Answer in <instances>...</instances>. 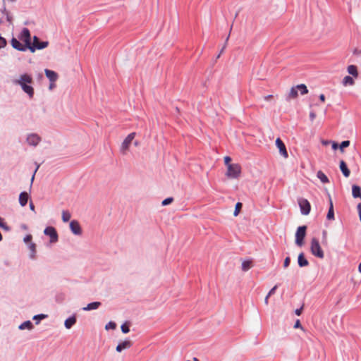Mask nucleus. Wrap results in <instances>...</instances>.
Instances as JSON below:
<instances>
[{"label": "nucleus", "mask_w": 361, "mask_h": 361, "mask_svg": "<svg viewBox=\"0 0 361 361\" xmlns=\"http://www.w3.org/2000/svg\"><path fill=\"white\" fill-rule=\"evenodd\" d=\"M19 38L20 40L25 42V44L31 52H35L36 49H44L49 45L48 42H42L40 44H38V37L37 36H34L33 42L31 43L30 32L26 27H24L22 30Z\"/></svg>", "instance_id": "1"}, {"label": "nucleus", "mask_w": 361, "mask_h": 361, "mask_svg": "<svg viewBox=\"0 0 361 361\" xmlns=\"http://www.w3.org/2000/svg\"><path fill=\"white\" fill-rule=\"evenodd\" d=\"M32 82V77L27 73L20 75L18 79L13 80V83L15 85H20L22 90L29 95L30 98H32L34 95V89L28 84H31Z\"/></svg>", "instance_id": "2"}, {"label": "nucleus", "mask_w": 361, "mask_h": 361, "mask_svg": "<svg viewBox=\"0 0 361 361\" xmlns=\"http://www.w3.org/2000/svg\"><path fill=\"white\" fill-rule=\"evenodd\" d=\"M310 251L314 256L319 259H323L324 257V253L321 247L319 242L316 238H313L311 240Z\"/></svg>", "instance_id": "3"}, {"label": "nucleus", "mask_w": 361, "mask_h": 361, "mask_svg": "<svg viewBox=\"0 0 361 361\" xmlns=\"http://www.w3.org/2000/svg\"><path fill=\"white\" fill-rule=\"evenodd\" d=\"M241 173V166L238 164L228 165L226 176L229 178H238Z\"/></svg>", "instance_id": "4"}, {"label": "nucleus", "mask_w": 361, "mask_h": 361, "mask_svg": "<svg viewBox=\"0 0 361 361\" xmlns=\"http://www.w3.org/2000/svg\"><path fill=\"white\" fill-rule=\"evenodd\" d=\"M306 226H299L295 233V244L300 247L304 245V239L306 235Z\"/></svg>", "instance_id": "5"}, {"label": "nucleus", "mask_w": 361, "mask_h": 361, "mask_svg": "<svg viewBox=\"0 0 361 361\" xmlns=\"http://www.w3.org/2000/svg\"><path fill=\"white\" fill-rule=\"evenodd\" d=\"M135 137V133H131L126 137V139L122 142L120 150L123 155L126 154V153L128 152L130 146L132 143V141L133 140Z\"/></svg>", "instance_id": "6"}, {"label": "nucleus", "mask_w": 361, "mask_h": 361, "mask_svg": "<svg viewBox=\"0 0 361 361\" xmlns=\"http://www.w3.org/2000/svg\"><path fill=\"white\" fill-rule=\"evenodd\" d=\"M44 233L50 237V243H53L58 241V234L55 228L48 226L44 229Z\"/></svg>", "instance_id": "7"}, {"label": "nucleus", "mask_w": 361, "mask_h": 361, "mask_svg": "<svg viewBox=\"0 0 361 361\" xmlns=\"http://www.w3.org/2000/svg\"><path fill=\"white\" fill-rule=\"evenodd\" d=\"M299 206L301 209V212L304 215H307L311 209L310 202L306 199H301L299 200Z\"/></svg>", "instance_id": "8"}, {"label": "nucleus", "mask_w": 361, "mask_h": 361, "mask_svg": "<svg viewBox=\"0 0 361 361\" xmlns=\"http://www.w3.org/2000/svg\"><path fill=\"white\" fill-rule=\"evenodd\" d=\"M70 228L75 235H80L82 234V228L78 221L73 220L70 223Z\"/></svg>", "instance_id": "9"}, {"label": "nucleus", "mask_w": 361, "mask_h": 361, "mask_svg": "<svg viewBox=\"0 0 361 361\" xmlns=\"http://www.w3.org/2000/svg\"><path fill=\"white\" fill-rule=\"evenodd\" d=\"M276 145L279 149L280 154L284 157L287 158L288 157L286 146L283 141L280 138H277L276 140Z\"/></svg>", "instance_id": "10"}, {"label": "nucleus", "mask_w": 361, "mask_h": 361, "mask_svg": "<svg viewBox=\"0 0 361 361\" xmlns=\"http://www.w3.org/2000/svg\"><path fill=\"white\" fill-rule=\"evenodd\" d=\"M41 138L37 134H30L27 137V142L30 145L37 146L38 143L40 142Z\"/></svg>", "instance_id": "11"}, {"label": "nucleus", "mask_w": 361, "mask_h": 361, "mask_svg": "<svg viewBox=\"0 0 361 361\" xmlns=\"http://www.w3.org/2000/svg\"><path fill=\"white\" fill-rule=\"evenodd\" d=\"M11 46L18 50V51H25L27 49H28L25 44H21L17 39L16 38H12L11 41Z\"/></svg>", "instance_id": "12"}, {"label": "nucleus", "mask_w": 361, "mask_h": 361, "mask_svg": "<svg viewBox=\"0 0 361 361\" xmlns=\"http://www.w3.org/2000/svg\"><path fill=\"white\" fill-rule=\"evenodd\" d=\"M133 345V343L130 340L122 341L116 346V351L121 352L123 350L128 349Z\"/></svg>", "instance_id": "13"}, {"label": "nucleus", "mask_w": 361, "mask_h": 361, "mask_svg": "<svg viewBox=\"0 0 361 361\" xmlns=\"http://www.w3.org/2000/svg\"><path fill=\"white\" fill-rule=\"evenodd\" d=\"M44 73H45L46 76L49 78V80L51 82H54L57 80L58 74L56 72H54V71L45 69Z\"/></svg>", "instance_id": "14"}, {"label": "nucleus", "mask_w": 361, "mask_h": 361, "mask_svg": "<svg viewBox=\"0 0 361 361\" xmlns=\"http://www.w3.org/2000/svg\"><path fill=\"white\" fill-rule=\"evenodd\" d=\"M340 169L345 177H349L350 171L348 169L346 163L343 160L340 161Z\"/></svg>", "instance_id": "15"}, {"label": "nucleus", "mask_w": 361, "mask_h": 361, "mask_svg": "<svg viewBox=\"0 0 361 361\" xmlns=\"http://www.w3.org/2000/svg\"><path fill=\"white\" fill-rule=\"evenodd\" d=\"M29 195L26 192H22L19 195V203L22 207H24L27 203Z\"/></svg>", "instance_id": "16"}, {"label": "nucleus", "mask_w": 361, "mask_h": 361, "mask_svg": "<svg viewBox=\"0 0 361 361\" xmlns=\"http://www.w3.org/2000/svg\"><path fill=\"white\" fill-rule=\"evenodd\" d=\"M298 265L300 267H307L309 264V262H308L307 259L305 257V255L303 253L299 254L298 258Z\"/></svg>", "instance_id": "17"}, {"label": "nucleus", "mask_w": 361, "mask_h": 361, "mask_svg": "<svg viewBox=\"0 0 361 361\" xmlns=\"http://www.w3.org/2000/svg\"><path fill=\"white\" fill-rule=\"evenodd\" d=\"M101 305L100 302H93L91 303H89L86 307H83L82 310L84 311H90L92 310H96L99 308Z\"/></svg>", "instance_id": "18"}, {"label": "nucleus", "mask_w": 361, "mask_h": 361, "mask_svg": "<svg viewBox=\"0 0 361 361\" xmlns=\"http://www.w3.org/2000/svg\"><path fill=\"white\" fill-rule=\"evenodd\" d=\"M329 209L326 216L327 219L334 220V206L331 197L329 196Z\"/></svg>", "instance_id": "19"}, {"label": "nucleus", "mask_w": 361, "mask_h": 361, "mask_svg": "<svg viewBox=\"0 0 361 361\" xmlns=\"http://www.w3.org/2000/svg\"><path fill=\"white\" fill-rule=\"evenodd\" d=\"M76 322V318L75 316L71 317L66 319L65 321V326L66 329H69L73 326Z\"/></svg>", "instance_id": "20"}, {"label": "nucleus", "mask_w": 361, "mask_h": 361, "mask_svg": "<svg viewBox=\"0 0 361 361\" xmlns=\"http://www.w3.org/2000/svg\"><path fill=\"white\" fill-rule=\"evenodd\" d=\"M32 328H33V324L30 321L24 322L19 326V329L20 330H24V329L31 330V329H32Z\"/></svg>", "instance_id": "21"}, {"label": "nucleus", "mask_w": 361, "mask_h": 361, "mask_svg": "<svg viewBox=\"0 0 361 361\" xmlns=\"http://www.w3.org/2000/svg\"><path fill=\"white\" fill-rule=\"evenodd\" d=\"M352 194L353 197H361V188L357 185H353L352 188Z\"/></svg>", "instance_id": "22"}, {"label": "nucleus", "mask_w": 361, "mask_h": 361, "mask_svg": "<svg viewBox=\"0 0 361 361\" xmlns=\"http://www.w3.org/2000/svg\"><path fill=\"white\" fill-rule=\"evenodd\" d=\"M317 176L323 183H327L329 182L328 177L322 171H319L317 172Z\"/></svg>", "instance_id": "23"}, {"label": "nucleus", "mask_w": 361, "mask_h": 361, "mask_svg": "<svg viewBox=\"0 0 361 361\" xmlns=\"http://www.w3.org/2000/svg\"><path fill=\"white\" fill-rule=\"evenodd\" d=\"M298 89L296 88V86L295 87H293L290 90V92L288 95V99H295L298 97Z\"/></svg>", "instance_id": "24"}, {"label": "nucleus", "mask_w": 361, "mask_h": 361, "mask_svg": "<svg viewBox=\"0 0 361 361\" xmlns=\"http://www.w3.org/2000/svg\"><path fill=\"white\" fill-rule=\"evenodd\" d=\"M348 72L349 74L357 78L358 75L357 67L354 65H350L348 67Z\"/></svg>", "instance_id": "25"}, {"label": "nucleus", "mask_w": 361, "mask_h": 361, "mask_svg": "<svg viewBox=\"0 0 361 361\" xmlns=\"http://www.w3.org/2000/svg\"><path fill=\"white\" fill-rule=\"evenodd\" d=\"M252 262L251 260H246L242 263V269L246 271L252 267Z\"/></svg>", "instance_id": "26"}, {"label": "nucleus", "mask_w": 361, "mask_h": 361, "mask_svg": "<svg viewBox=\"0 0 361 361\" xmlns=\"http://www.w3.org/2000/svg\"><path fill=\"white\" fill-rule=\"evenodd\" d=\"M343 85L344 86L353 85H354V80L353 79L352 77L347 75V76L344 77V78L343 80Z\"/></svg>", "instance_id": "27"}, {"label": "nucleus", "mask_w": 361, "mask_h": 361, "mask_svg": "<svg viewBox=\"0 0 361 361\" xmlns=\"http://www.w3.org/2000/svg\"><path fill=\"white\" fill-rule=\"evenodd\" d=\"M296 88L298 89V91L300 92L301 94H306L308 92V90L304 84L296 85Z\"/></svg>", "instance_id": "28"}, {"label": "nucleus", "mask_w": 361, "mask_h": 361, "mask_svg": "<svg viewBox=\"0 0 361 361\" xmlns=\"http://www.w3.org/2000/svg\"><path fill=\"white\" fill-rule=\"evenodd\" d=\"M71 218V213L67 210L62 212V220L63 222H68Z\"/></svg>", "instance_id": "29"}, {"label": "nucleus", "mask_w": 361, "mask_h": 361, "mask_svg": "<svg viewBox=\"0 0 361 361\" xmlns=\"http://www.w3.org/2000/svg\"><path fill=\"white\" fill-rule=\"evenodd\" d=\"M243 207V204L241 202H238L236 204H235V210H234V212H233V215L235 216H237L240 212V209Z\"/></svg>", "instance_id": "30"}, {"label": "nucleus", "mask_w": 361, "mask_h": 361, "mask_svg": "<svg viewBox=\"0 0 361 361\" xmlns=\"http://www.w3.org/2000/svg\"><path fill=\"white\" fill-rule=\"evenodd\" d=\"M350 145V141L349 140H345L343 141L340 145V150L341 152H343V149L348 147Z\"/></svg>", "instance_id": "31"}, {"label": "nucleus", "mask_w": 361, "mask_h": 361, "mask_svg": "<svg viewBox=\"0 0 361 361\" xmlns=\"http://www.w3.org/2000/svg\"><path fill=\"white\" fill-rule=\"evenodd\" d=\"M116 327V324L115 322H109L105 326V329L106 330H109V329H115Z\"/></svg>", "instance_id": "32"}, {"label": "nucleus", "mask_w": 361, "mask_h": 361, "mask_svg": "<svg viewBox=\"0 0 361 361\" xmlns=\"http://www.w3.org/2000/svg\"><path fill=\"white\" fill-rule=\"evenodd\" d=\"M173 202V197H168L165 200H164L161 202V205L162 206H166L168 204H170L171 203H172Z\"/></svg>", "instance_id": "33"}, {"label": "nucleus", "mask_w": 361, "mask_h": 361, "mask_svg": "<svg viewBox=\"0 0 361 361\" xmlns=\"http://www.w3.org/2000/svg\"><path fill=\"white\" fill-rule=\"evenodd\" d=\"M121 328L123 334H127L130 331V329L127 323L122 324Z\"/></svg>", "instance_id": "34"}, {"label": "nucleus", "mask_w": 361, "mask_h": 361, "mask_svg": "<svg viewBox=\"0 0 361 361\" xmlns=\"http://www.w3.org/2000/svg\"><path fill=\"white\" fill-rule=\"evenodd\" d=\"M47 315L46 314H37V315H35L33 317V319L34 320H36V319H45L47 318Z\"/></svg>", "instance_id": "35"}, {"label": "nucleus", "mask_w": 361, "mask_h": 361, "mask_svg": "<svg viewBox=\"0 0 361 361\" xmlns=\"http://www.w3.org/2000/svg\"><path fill=\"white\" fill-rule=\"evenodd\" d=\"M224 164L226 165V166L228 167V165H232L233 164H231V158L228 156H226L224 157Z\"/></svg>", "instance_id": "36"}, {"label": "nucleus", "mask_w": 361, "mask_h": 361, "mask_svg": "<svg viewBox=\"0 0 361 361\" xmlns=\"http://www.w3.org/2000/svg\"><path fill=\"white\" fill-rule=\"evenodd\" d=\"M290 259L289 257H287L285 259H284V262H283V267L285 268H287L289 264H290Z\"/></svg>", "instance_id": "37"}, {"label": "nucleus", "mask_w": 361, "mask_h": 361, "mask_svg": "<svg viewBox=\"0 0 361 361\" xmlns=\"http://www.w3.org/2000/svg\"><path fill=\"white\" fill-rule=\"evenodd\" d=\"M6 45V41L4 38L0 37V49L4 47Z\"/></svg>", "instance_id": "38"}, {"label": "nucleus", "mask_w": 361, "mask_h": 361, "mask_svg": "<svg viewBox=\"0 0 361 361\" xmlns=\"http://www.w3.org/2000/svg\"><path fill=\"white\" fill-rule=\"evenodd\" d=\"M278 288V286L276 285L274 286L269 292L268 293V297H270L271 295L274 294L275 293V290H276V288Z\"/></svg>", "instance_id": "39"}, {"label": "nucleus", "mask_w": 361, "mask_h": 361, "mask_svg": "<svg viewBox=\"0 0 361 361\" xmlns=\"http://www.w3.org/2000/svg\"><path fill=\"white\" fill-rule=\"evenodd\" d=\"M39 164H37L36 169H35V170L34 171V173H33V175H32V176L31 178V183H32L34 179H35V173L37 171V170L39 169Z\"/></svg>", "instance_id": "40"}, {"label": "nucleus", "mask_w": 361, "mask_h": 361, "mask_svg": "<svg viewBox=\"0 0 361 361\" xmlns=\"http://www.w3.org/2000/svg\"><path fill=\"white\" fill-rule=\"evenodd\" d=\"M294 328H300V329H302V326H301V324H300V322L299 319H298L296 322H295V324L294 325Z\"/></svg>", "instance_id": "41"}, {"label": "nucleus", "mask_w": 361, "mask_h": 361, "mask_svg": "<svg viewBox=\"0 0 361 361\" xmlns=\"http://www.w3.org/2000/svg\"><path fill=\"white\" fill-rule=\"evenodd\" d=\"M315 117H316V114H315V113H314V111H311V112L310 113V120H311L312 121H313L314 120Z\"/></svg>", "instance_id": "42"}, {"label": "nucleus", "mask_w": 361, "mask_h": 361, "mask_svg": "<svg viewBox=\"0 0 361 361\" xmlns=\"http://www.w3.org/2000/svg\"><path fill=\"white\" fill-rule=\"evenodd\" d=\"M302 309H303V306H302V307H301L300 308H299V309L295 310V313L297 315L300 316V315L301 314V313H302Z\"/></svg>", "instance_id": "43"}, {"label": "nucleus", "mask_w": 361, "mask_h": 361, "mask_svg": "<svg viewBox=\"0 0 361 361\" xmlns=\"http://www.w3.org/2000/svg\"><path fill=\"white\" fill-rule=\"evenodd\" d=\"M32 240V235H27L25 238H24V240L25 243H29Z\"/></svg>", "instance_id": "44"}, {"label": "nucleus", "mask_w": 361, "mask_h": 361, "mask_svg": "<svg viewBox=\"0 0 361 361\" xmlns=\"http://www.w3.org/2000/svg\"><path fill=\"white\" fill-rule=\"evenodd\" d=\"M357 210H358L359 217H360V219L361 221V203L358 204Z\"/></svg>", "instance_id": "45"}, {"label": "nucleus", "mask_w": 361, "mask_h": 361, "mask_svg": "<svg viewBox=\"0 0 361 361\" xmlns=\"http://www.w3.org/2000/svg\"><path fill=\"white\" fill-rule=\"evenodd\" d=\"M272 98H273V95H271V94H269V95H267V96L264 97V99L265 101H269V100H271Z\"/></svg>", "instance_id": "46"}, {"label": "nucleus", "mask_w": 361, "mask_h": 361, "mask_svg": "<svg viewBox=\"0 0 361 361\" xmlns=\"http://www.w3.org/2000/svg\"><path fill=\"white\" fill-rule=\"evenodd\" d=\"M35 248H36V246L34 243H31L30 245V249L33 252H35Z\"/></svg>", "instance_id": "47"}, {"label": "nucleus", "mask_w": 361, "mask_h": 361, "mask_svg": "<svg viewBox=\"0 0 361 361\" xmlns=\"http://www.w3.org/2000/svg\"><path fill=\"white\" fill-rule=\"evenodd\" d=\"M319 99L321 102H325V96L324 94H322L319 95Z\"/></svg>", "instance_id": "48"}, {"label": "nucleus", "mask_w": 361, "mask_h": 361, "mask_svg": "<svg viewBox=\"0 0 361 361\" xmlns=\"http://www.w3.org/2000/svg\"><path fill=\"white\" fill-rule=\"evenodd\" d=\"M30 208L31 210L35 211V206L32 202H30Z\"/></svg>", "instance_id": "49"}, {"label": "nucleus", "mask_w": 361, "mask_h": 361, "mask_svg": "<svg viewBox=\"0 0 361 361\" xmlns=\"http://www.w3.org/2000/svg\"><path fill=\"white\" fill-rule=\"evenodd\" d=\"M0 227L4 228V224L3 223V219L0 217Z\"/></svg>", "instance_id": "50"}, {"label": "nucleus", "mask_w": 361, "mask_h": 361, "mask_svg": "<svg viewBox=\"0 0 361 361\" xmlns=\"http://www.w3.org/2000/svg\"><path fill=\"white\" fill-rule=\"evenodd\" d=\"M269 297H268V295H267L266 296L265 299H264V302H265V304H266V305H268V302H268V301H269Z\"/></svg>", "instance_id": "51"}, {"label": "nucleus", "mask_w": 361, "mask_h": 361, "mask_svg": "<svg viewBox=\"0 0 361 361\" xmlns=\"http://www.w3.org/2000/svg\"><path fill=\"white\" fill-rule=\"evenodd\" d=\"M332 147H333V149H336L338 147V145L334 142V143H333Z\"/></svg>", "instance_id": "52"}, {"label": "nucleus", "mask_w": 361, "mask_h": 361, "mask_svg": "<svg viewBox=\"0 0 361 361\" xmlns=\"http://www.w3.org/2000/svg\"><path fill=\"white\" fill-rule=\"evenodd\" d=\"M358 270L361 273V263L359 264Z\"/></svg>", "instance_id": "53"}, {"label": "nucleus", "mask_w": 361, "mask_h": 361, "mask_svg": "<svg viewBox=\"0 0 361 361\" xmlns=\"http://www.w3.org/2000/svg\"><path fill=\"white\" fill-rule=\"evenodd\" d=\"M323 235H324V236H326V231H324L323 232Z\"/></svg>", "instance_id": "54"}, {"label": "nucleus", "mask_w": 361, "mask_h": 361, "mask_svg": "<svg viewBox=\"0 0 361 361\" xmlns=\"http://www.w3.org/2000/svg\"><path fill=\"white\" fill-rule=\"evenodd\" d=\"M193 361H199V360L197 358H196V357H194L193 358Z\"/></svg>", "instance_id": "55"}, {"label": "nucleus", "mask_w": 361, "mask_h": 361, "mask_svg": "<svg viewBox=\"0 0 361 361\" xmlns=\"http://www.w3.org/2000/svg\"><path fill=\"white\" fill-rule=\"evenodd\" d=\"M2 240V235L1 233H0V241Z\"/></svg>", "instance_id": "56"}, {"label": "nucleus", "mask_w": 361, "mask_h": 361, "mask_svg": "<svg viewBox=\"0 0 361 361\" xmlns=\"http://www.w3.org/2000/svg\"><path fill=\"white\" fill-rule=\"evenodd\" d=\"M42 42H39V39H38V44H40Z\"/></svg>", "instance_id": "57"}, {"label": "nucleus", "mask_w": 361, "mask_h": 361, "mask_svg": "<svg viewBox=\"0 0 361 361\" xmlns=\"http://www.w3.org/2000/svg\"><path fill=\"white\" fill-rule=\"evenodd\" d=\"M53 87V85H50V89H51Z\"/></svg>", "instance_id": "58"}, {"label": "nucleus", "mask_w": 361, "mask_h": 361, "mask_svg": "<svg viewBox=\"0 0 361 361\" xmlns=\"http://www.w3.org/2000/svg\"><path fill=\"white\" fill-rule=\"evenodd\" d=\"M187 361H190V360H187Z\"/></svg>", "instance_id": "59"}]
</instances>
